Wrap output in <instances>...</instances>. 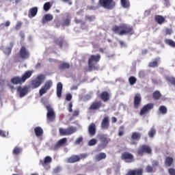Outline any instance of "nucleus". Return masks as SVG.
<instances>
[{
    "instance_id": "2f4dec72",
    "label": "nucleus",
    "mask_w": 175,
    "mask_h": 175,
    "mask_svg": "<svg viewBox=\"0 0 175 175\" xmlns=\"http://www.w3.org/2000/svg\"><path fill=\"white\" fill-rule=\"evenodd\" d=\"M173 162H174V159H173V157H167L165 160V165L167 167H170V166L173 165Z\"/></svg>"
},
{
    "instance_id": "4d7b16f0",
    "label": "nucleus",
    "mask_w": 175,
    "mask_h": 175,
    "mask_svg": "<svg viewBox=\"0 0 175 175\" xmlns=\"http://www.w3.org/2000/svg\"><path fill=\"white\" fill-rule=\"evenodd\" d=\"M75 21L76 24H84V23L83 22V21L81 19H79L77 18H75Z\"/></svg>"
},
{
    "instance_id": "c9c22d12",
    "label": "nucleus",
    "mask_w": 175,
    "mask_h": 175,
    "mask_svg": "<svg viewBox=\"0 0 175 175\" xmlns=\"http://www.w3.org/2000/svg\"><path fill=\"white\" fill-rule=\"evenodd\" d=\"M142 137V134L138 132H133L131 135V139L133 140H140Z\"/></svg>"
},
{
    "instance_id": "052dcab7",
    "label": "nucleus",
    "mask_w": 175,
    "mask_h": 175,
    "mask_svg": "<svg viewBox=\"0 0 175 175\" xmlns=\"http://www.w3.org/2000/svg\"><path fill=\"white\" fill-rule=\"evenodd\" d=\"M0 136L1 137H6V132H5L2 130H0Z\"/></svg>"
},
{
    "instance_id": "0eeeda50",
    "label": "nucleus",
    "mask_w": 175,
    "mask_h": 175,
    "mask_svg": "<svg viewBox=\"0 0 175 175\" xmlns=\"http://www.w3.org/2000/svg\"><path fill=\"white\" fill-rule=\"evenodd\" d=\"M30 55L29 51H28L25 46H22L18 53V57H19L21 59H28Z\"/></svg>"
},
{
    "instance_id": "5701e85b",
    "label": "nucleus",
    "mask_w": 175,
    "mask_h": 175,
    "mask_svg": "<svg viewBox=\"0 0 175 175\" xmlns=\"http://www.w3.org/2000/svg\"><path fill=\"white\" fill-rule=\"evenodd\" d=\"M14 46V42H10V47L7 46L3 49V53L7 55V57H9L12 54V50H13V47Z\"/></svg>"
},
{
    "instance_id": "49530a36",
    "label": "nucleus",
    "mask_w": 175,
    "mask_h": 175,
    "mask_svg": "<svg viewBox=\"0 0 175 175\" xmlns=\"http://www.w3.org/2000/svg\"><path fill=\"white\" fill-rule=\"evenodd\" d=\"M97 143H98V141L96 140V139H92L89 141L88 146H95L96 145Z\"/></svg>"
},
{
    "instance_id": "79ce46f5",
    "label": "nucleus",
    "mask_w": 175,
    "mask_h": 175,
    "mask_svg": "<svg viewBox=\"0 0 175 175\" xmlns=\"http://www.w3.org/2000/svg\"><path fill=\"white\" fill-rule=\"evenodd\" d=\"M137 81V79L135 77H130L129 78V82L130 83V85H134V84H136V82Z\"/></svg>"
},
{
    "instance_id": "e433bc0d",
    "label": "nucleus",
    "mask_w": 175,
    "mask_h": 175,
    "mask_svg": "<svg viewBox=\"0 0 175 175\" xmlns=\"http://www.w3.org/2000/svg\"><path fill=\"white\" fill-rule=\"evenodd\" d=\"M159 111H160L161 114H163V115L167 114V108L164 105H161L159 108Z\"/></svg>"
},
{
    "instance_id": "9d476101",
    "label": "nucleus",
    "mask_w": 175,
    "mask_h": 175,
    "mask_svg": "<svg viewBox=\"0 0 175 175\" xmlns=\"http://www.w3.org/2000/svg\"><path fill=\"white\" fill-rule=\"evenodd\" d=\"M53 87V81L48 80L45 82L44 86L39 90L40 96H42L44 94H46L47 91Z\"/></svg>"
},
{
    "instance_id": "a211bd4d",
    "label": "nucleus",
    "mask_w": 175,
    "mask_h": 175,
    "mask_svg": "<svg viewBox=\"0 0 175 175\" xmlns=\"http://www.w3.org/2000/svg\"><path fill=\"white\" fill-rule=\"evenodd\" d=\"M110 126V121L109 120V117L105 116L101 122L102 129H109Z\"/></svg>"
},
{
    "instance_id": "774afa93",
    "label": "nucleus",
    "mask_w": 175,
    "mask_h": 175,
    "mask_svg": "<svg viewBox=\"0 0 175 175\" xmlns=\"http://www.w3.org/2000/svg\"><path fill=\"white\" fill-rule=\"evenodd\" d=\"M77 88H78L77 85H73V86L71 88V90H77Z\"/></svg>"
},
{
    "instance_id": "393cba45",
    "label": "nucleus",
    "mask_w": 175,
    "mask_h": 175,
    "mask_svg": "<svg viewBox=\"0 0 175 175\" xmlns=\"http://www.w3.org/2000/svg\"><path fill=\"white\" fill-rule=\"evenodd\" d=\"M38 14V8L34 7L31 8L29 10V14H28V17L29 18H32V17H35Z\"/></svg>"
},
{
    "instance_id": "2eb2a0df",
    "label": "nucleus",
    "mask_w": 175,
    "mask_h": 175,
    "mask_svg": "<svg viewBox=\"0 0 175 175\" xmlns=\"http://www.w3.org/2000/svg\"><path fill=\"white\" fill-rule=\"evenodd\" d=\"M102 101H94L91 104L89 110H99L102 107Z\"/></svg>"
},
{
    "instance_id": "423d86ee",
    "label": "nucleus",
    "mask_w": 175,
    "mask_h": 175,
    "mask_svg": "<svg viewBox=\"0 0 175 175\" xmlns=\"http://www.w3.org/2000/svg\"><path fill=\"white\" fill-rule=\"evenodd\" d=\"M77 131V129L74 126H70L67 129H59V132L60 134V136H70V135H73V133H76Z\"/></svg>"
},
{
    "instance_id": "bf43d9fd",
    "label": "nucleus",
    "mask_w": 175,
    "mask_h": 175,
    "mask_svg": "<svg viewBox=\"0 0 175 175\" xmlns=\"http://www.w3.org/2000/svg\"><path fill=\"white\" fill-rule=\"evenodd\" d=\"M172 29L167 28L165 29V35H172Z\"/></svg>"
},
{
    "instance_id": "680f3d73",
    "label": "nucleus",
    "mask_w": 175,
    "mask_h": 175,
    "mask_svg": "<svg viewBox=\"0 0 175 175\" xmlns=\"http://www.w3.org/2000/svg\"><path fill=\"white\" fill-rule=\"evenodd\" d=\"M19 36L21 38V39H24L25 38V34H24V31H21L19 33Z\"/></svg>"
},
{
    "instance_id": "338daca9",
    "label": "nucleus",
    "mask_w": 175,
    "mask_h": 175,
    "mask_svg": "<svg viewBox=\"0 0 175 175\" xmlns=\"http://www.w3.org/2000/svg\"><path fill=\"white\" fill-rule=\"evenodd\" d=\"M152 84H158V81L155 79H152Z\"/></svg>"
},
{
    "instance_id": "c85d7f7f",
    "label": "nucleus",
    "mask_w": 175,
    "mask_h": 175,
    "mask_svg": "<svg viewBox=\"0 0 175 175\" xmlns=\"http://www.w3.org/2000/svg\"><path fill=\"white\" fill-rule=\"evenodd\" d=\"M34 133L37 137H40V136H43V129L40 126H37L34 129Z\"/></svg>"
},
{
    "instance_id": "9b49d317",
    "label": "nucleus",
    "mask_w": 175,
    "mask_h": 175,
    "mask_svg": "<svg viewBox=\"0 0 175 175\" xmlns=\"http://www.w3.org/2000/svg\"><path fill=\"white\" fill-rule=\"evenodd\" d=\"M46 109L47 110L46 120L50 122H53L55 120V112L52 109L51 105H46Z\"/></svg>"
},
{
    "instance_id": "4be33fe9",
    "label": "nucleus",
    "mask_w": 175,
    "mask_h": 175,
    "mask_svg": "<svg viewBox=\"0 0 175 175\" xmlns=\"http://www.w3.org/2000/svg\"><path fill=\"white\" fill-rule=\"evenodd\" d=\"M154 21L159 25H162V24L166 23V18L162 15H156L154 16Z\"/></svg>"
},
{
    "instance_id": "4468645a",
    "label": "nucleus",
    "mask_w": 175,
    "mask_h": 175,
    "mask_svg": "<svg viewBox=\"0 0 175 175\" xmlns=\"http://www.w3.org/2000/svg\"><path fill=\"white\" fill-rule=\"evenodd\" d=\"M142 105V96L139 94H135L134 96L133 107L134 109H139V107Z\"/></svg>"
},
{
    "instance_id": "37998d69",
    "label": "nucleus",
    "mask_w": 175,
    "mask_h": 175,
    "mask_svg": "<svg viewBox=\"0 0 175 175\" xmlns=\"http://www.w3.org/2000/svg\"><path fill=\"white\" fill-rule=\"evenodd\" d=\"M156 171L157 170L154 169V167H152L151 165L146 166V172L147 173H155Z\"/></svg>"
},
{
    "instance_id": "a18cd8bd",
    "label": "nucleus",
    "mask_w": 175,
    "mask_h": 175,
    "mask_svg": "<svg viewBox=\"0 0 175 175\" xmlns=\"http://www.w3.org/2000/svg\"><path fill=\"white\" fill-rule=\"evenodd\" d=\"M124 129H125V126H120L118 136H123L124 133H125V131H124Z\"/></svg>"
},
{
    "instance_id": "a19ab883",
    "label": "nucleus",
    "mask_w": 175,
    "mask_h": 175,
    "mask_svg": "<svg viewBox=\"0 0 175 175\" xmlns=\"http://www.w3.org/2000/svg\"><path fill=\"white\" fill-rule=\"evenodd\" d=\"M165 43L168 46H171V47H175V42L173 40L165 39Z\"/></svg>"
},
{
    "instance_id": "412c9836",
    "label": "nucleus",
    "mask_w": 175,
    "mask_h": 175,
    "mask_svg": "<svg viewBox=\"0 0 175 175\" xmlns=\"http://www.w3.org/2000/svg\"><path fill=\"white\" fill-rule=\"evenodd\" d=\"M68 163H76V162H80V156L73 154L67 159Z\"/></svg>"
},
{
    "instance_id": "69168bd1",
    "label": "nucleus",
    "mask_w": 175,
    "mask_h": 175,
    "mask_svg": "<svg viewBox=\"0 0 175 175\" xmlns=\"http://www.w3.org/2000/svg\"><path fill=\"white\" fill-rule=\"evenodd\" d=\"M87 157V154H80V159H85V158Z\"/></svg>"
},
{
    "instance_id": "1a4fd4ad",
    "label": "nucleus",
    "mask_w": 175,
    "mask_h": 175,
    "mask_svg": "<svg viewBox=\"0 0 175 175\" xmlns=\"http://www.w3.org/2000/svg\"><path fill=\"white\" fill-rule=\"evenodd\" d=\"M121 159L126 163H132L135 162V156L129 152H124L121 154Z\"/></svg>"
},
{
    "instance_id": "6e6552de",
    "label": "nucleus",
    "mask_w": 175,
    "mask_h": 175,
    "mask_svg": "<svg viewBox=\"0 0 175 175\" xmlns=\"http://www.w3.org/2000/svg\"><path fill=\"white\" fill-rule=\"evenodd\" d=\"M151 152H152V150L148 145L146 144L139 146L137 150V154L139 157H143L144 154H151Z\"/></svg>"
},
{
    "instance_id": "09e8293b",
    "label": "nucleus",
    "mask_w": 175,
    "mask_h": 175,
    "mask_svg": "<svg viewBox=\"0 0 175 175\" xmlns=\"http://www.w3.org/2000/svg\"><path fill=\"white\" fill-rule=\"evenodd\" d=\"M23 25L22 22H17L16 26H15V29L16 31H19L20 28H21V26Z\"/></svg>"
},
{
    "instance_id": "f8f14e48",
    "label": "nucleus",
    "mask_w": 175,
    "mask_h": 175,
    "mask_svg": "<svg viewBox=\"0 0 175 175\" xmlns=\"http://www.w3.org/2000/svg\"><path fill=\"white\" fill-rule=\"evenodd\" d=\"M153 109L154 104L148 103L142 108L139 112V116H144L145 114L150 113V110H152Z\"/></svg>"
},
{
    "instance_id": "6ab92c4d",
    "label": "nucleus",
    "mask_w": 175,
    "mask_h": 175,
    "mask_svg": "<svg viewBox=\"0 0 175 175\" xmlns=\"http://www.w3.org/2000/svg\"><path fill=\"white\" fill-rule=\"evenodd\" d=\"M98 97L103 100V102H107L110 100V94L107 91L101 92Z\"/></svg>"
},
{
    "instance_id": "39448f33",
    "label": "nucleus",
    "mask_w": 175,
    "mask_h": 175,
    "mask_svg": "<svg viewBox=\"0 0 175 175\" xmlns=\"http://www.w3.org/2000/svg\"><path fill=\"white\" fill-rule=\"evenodd\" d=\"M46 80V77L43 74H40L36 79L32 80L30 83L31 88H33V90H35L36 88H38V87H40L42 84H43V82Z\"/></svg>"
},
{
    "instance_id": "4c0bfd02",
    "label": "nucleus",
    "mask_w": 175,
    "mask_h": 175,
    "mask_svg": "<svg viewBox=\"0 0 175 175\" xmlns=\"http://www.w3.org/2000/svg\"><path fill=\"white\" fill-rule=\"evenodd\" d=\"M70 64L69 63L63 62L59 65V69H69Z\"/></svg>"
},
{
    "instance_id": "0e129e2a",
    "label": "nucleus",
    "mask_w": 175,
    "mask_h": 175,
    "mask_svg": "<svg viewBox=\"0 0 175 175\" xmlns=\"http://www.w3.org/2000/svg\"><path fill=\"white\" fill-rule=\"evenodd\" d=\"M111 121H112V123H113V124H116V122H117V118L113 116V117L111 118Z\"/></svg>"
},
{
    "instance_id": "8fccbe9b",
    "label": "nucleus",
    "mask_w": 175,
    "mask_h": 175,
    "mask_svg": "<svg viewBox=\"0 0 175 175\" xmlns=\"http://www.w3.org/2000/svg\"><path fill=\"white\" fill-rule=\"evenodd\" d=\"M83 140V137H79L76 139L75 144H80V143H82Z\"/></svg>"
},
{
    "instance_id": "f03ea898",
    "label": "nucleus",
    "mask_w": 175,
    "mask_h": 175,
    "mask_svg": "<svg viewBox=\"0 0 175 175\" xmlns=\"http://www.w3.org/2000/svg\"><path fill=\"white\" fill-rule=\"evenodd\" d=\"M33 73V72L32 70H27L22 75L21 77H14L11 79V83L15 85L23 84L25 81H27V80L32 76Z\"/></svg>"
},
{
    "instance_id": "cd10ccee",
    "label": "nucleus",
    "mask_w": 175,
    "mask_h": 175,
    "mask_svg": "<svg viewBox=\"0 0 175 175\" xmlns=\"http://www.w3.org/2000/svg\"><path fill=\"white\" fill-rule=\"evenodd\" d=\"M62 83L59 82L57 84V98H62Z\"/></svg>"
},
{
    "instance_id": "bb28decb",
    "label": "nucleus",
    "mask_w": 175,
    "mask_h": 175,
    "mask_svg": "<svg viewBox=\"0 0 175 175\" xmlns=\"http://www.w3.org/2000/svg\"><path fill=\"white\" fill-rule=\"evenodd\" d=\"M53 18H54L53 15L50 14H46L43 16L42 23V24H46V23H49V21H51Z\"/></svg>"
},
{
    "instance_id": "58836bf2",
    "label": "nucleus",
    "mask_w": 175,
    "mask_h": 175,
    "mask_svg": "<svg viewBox=\"0 0 175 175\" xmlns=\"http://www.w3.org/2000/svg\"><path fill=\"white\" fill-rule=\"evenodd\" d=\"M156 134L157 130L154 127L151 128L149 132L148 133L149 137H154V136H155Z\"/></svg>"
},
{
    "instance_id": "b1692460",
    "label": "nucleus",
    "mask_w": 175,
    "mask_h": 175,
    "mask_svg": "<svg viewBox=\"0 0 175 175\" xmlns=\"http://www.w3.org/2000/svg\"><path fill=\"white\" fill-rule=\"evenodd\" d=\"M53 42L57 46H59L60 49H62V46H64L65 40L60 36L59 38H55Z\"/></svg>"
},
{
    "instance_id": "dca6fc26",
    "label": "nucleus",
    "mask_w": 175,
    "mask_h": 175,
    "mask_svg": "<svg viewBox=\"0 0 175 175\" xmlns=\"http://www.w3.org/2000/svg\"><path fill=\"white\" fill-rule=\"evenodd\" d=\"M17 92H18L20 98H24L27 94H28V88L25 87L22 88L19 86L16 88Z\"/></svg>"
},
{
    "instance_id": "c03bdc74",
    "label": "nucleus",
    "mask_w": 175,
    "mask_h": 175,
    "mask_svg": "<svg viewBox=\"0 0 175 175\" xmlns=\"http://www.w3.org/2000/svg\"><path fill=\"white\" fill-rule=\"evenodd\" d=\"M43 8L45 12H49V10L51 9V4L50 3V2H46L44 4Z\"/></svg>"
},
{
    "instance_id": "de8ad7c7",
    "label": "nucleus",
    "mask_w": 175,
    "mask_h": 175,
    "mask_svg": "<svg viewBox=\"0 0 175 175\" xmlns=\"http://www.w3.org/2000/svg\"><path fill=\"white\" fill-rule=\"evenodd\" d=\"M85 20H87L88 21H90V23L94 21V20H95V16H85Z\"/></svg>"
},
{
    "instance_id": "e2e57ef3",
    "label": "nucleus",
    "mask_w": 175,
    "mask_h": 175,
    "mask_svg": "<svg viewBox=\"0 0 175 175\" xmlns=\"http://www.w3.org/2000/svg\"><path fill=\"white\" fill-rule=\"evenodd\" d=\"M62 2H65V3H68V5H72V0H61Z\"/></svg>"
},
{
    "instance_id": "7ed1b4c3",
    "label": "nucleus",
    "mask_w": 175,
    "mask_h": 175,
    "mask_svg": "<svg viewBox=\"0 0 175 175\" xmlns=\"http://www.w3.org/2000/svg\"><path fill=\"white\" fill-rule=\"evenodd\" d=\"M100 61V55L99 54L97 55H92L88 59V69L89 72H92V70H98L99 66H95L92 62H95L96 64Z\"/></svg>"
},
{
    "instance_id": "6e6d98bb",
    "label": "nucleus",
    "mask_w": 175,
    "mask_h": 175,
    "mask_svg": "<svg viewBox=\"0 0 175 175\" xmlns=\"http://www.w3.org/2000/svg\"><path fill=\"white\" fill-rule=\"evenodd\" d=\"M4 25H5V27H10V21H7L5 22V23H1V24L0 25L1 27H3Z\"/></svg>"
},
{
    "instance_id": "c756f323",
    "label": "nucleus",
    "mask_w": 175,
    "mask_h": 175,
    "mask_svg": "<svg viewBox=\"0 0 175 175\" xmlns=\"http://www.w3.org/2000/svg\"><path fill=\"white\" fill-rule=\"evenodd\" d=\"M71 20L72 18L68 15L66 18L63 20V22L61 24L62 27H69V25H70Z\"/></svg>"
},
{
    "instance_id": "ea45409f",
    "label": "nucleus",
    "mask_w": 175,
    "mask_h": 175,
    "mask_svg": "<svg viewBox=\"0 0 175 175\" xmlns=\"http://www.w3.org/2000/svg\"><path fill=\"white\" fill-rule=\"evenodd\" d=\"M21 148L16 146L15 148H14V150H12V154H14V155H18L19 154L21 153Z\"/></svg>"
},
{
    "instance_id": "603ef678",
    "label": "nucleus",
    "mask_w": 175,
    "mask_h": 175,
    "mask_svg": "<svg viewBox=\"0 0 175 175\" xmlns=\"http://www.w3.org/2000/svg\"><path fill=\"white\" fill-rule=\"evenodd\" d=\"M168 173L170 175H175V169L172 167L169 168Z\"/></svg>"
},
{
    "instance_id": "f704fd0d",
    "label": "nucleus",
    "mask_w": 175,
    "mask_h": 175,
    "mask_svg": "<svg viewBox=\"0 0 175 175\" xmlns=\"http://www.w3.org/2000/svg\"><path fill=\"white\" fill-rule=\"evenodd\" d=\"M106 153L105 152H100V154L95 156L96 160L99 162L100 161H102V159H106Z\"/></svg>"
},
{
    "instance_id": "864d4df0",
    "label": "nucleus",
    "mask_w": 175,
    "mask_h": 175,
    "mask_svg": "<svg viewBox=\"0 0 175 175\" xmlns=\"http://www.w3.org/2000/svg\"><path fill=\"white\" fill-rule=\"evenodd\" d=\"M72 107H73V103L70 102L68 105V108L69 113H72V111H73V109H72Z\"/></svg>"
},
{
    "instance_id": "7c9ffc66",
    "label": "nucleus",
    "mask_w": 175,
    "mask_h": 175,
    "mask_svg": "<svg viewBox=\"0 0 175 175\" xmlns=\"http://www.w3.org/2000/svg\"><path fill=\"white\" fill-rule=\"evenodd\" d=\"M161 61V58L160 57H157L154 59V61L150 62L148 64V67L149 68H156L157 66H158V63Z\"/></svg>"
},
{
    "instance_id": "3c124183",
    "label": "nucleus",
    "mask_w": 175,
    "mask_h": 175,
    "mask_svg": "<svg viewBox=\"0 0 175 175\" xmlns=\"http://www.w3.org/2000/svg\"><path fill=\"white\" fill-rule=\"evenodd\" d=\"M152 166L155 167L157 166H159V162L157 160H154L152 161Z\"/></svg>"
},
{
    "instance_id": "a878e982",
    "label": "nucleus",
    "mask_w": 175,
    "mask_h": 175,
    "mask_svg": "<svg viewBox=\"0 0 175 175\" xmlns=\"http://www.w3.org/2000/svg\"><path fill=\"white\" fill-rule=\"evenodd\" d=\"M100 142H101L104 146H107L109 142H110V138L107 137L106 135H102L100 136Z\"/></svg>"
},
{
    "instance_id": "ddd939ff",
    "label": "nucleus",
    "mask_w": 175,
    "mask_h": 175,
    "mask_svg": "<svg viewBox=\"0 0 175 175\" xmlns=\"http://www.w3.org/2000/svg\"><path fill=\"white\" fill-rule=\"evenodd\" d=\"M68 142V139L66 137H64L60 139L54 146L52 147V150L53 151H57L61 147H64V146H66V142Z\"/></svg>"
},
{
    "instance_id": "aec40b11",
    "label": "nucleus",
    "mask_w": 175,
    "mask_h": 175,
    "mask_svg": "<svg viewBox=\"0 0 175 175\" xmlns=\"http://www.w3.org/2000/svg\"><path fill=\"white\" fill-rule=\"evenodd\" d=\"M88 133L90 136H95L96 134V126L95 123H91L88 126Z\"/></svg>"
},
{
    "instance_id": "5fc2aeb1",
    "label": "nucleus",
    "mask_w": 175,
    "mask_h": 175,
    "mask_svg": "<svg viewBox=\"0 0 175 175\" xmlns=\"http://www.w3.org/2000/svg\"><path fill=\"white\" fill-rule=\"evenodd\" d=\"M66 100H67L68 102L72 100V94L70 93L66 94Z\"/></svg>"
},
{
    "instance_id": "f257e3e1",
    "label": "nucleus",
    "mask_w": 175,
    "mask_h": 175,
    "mask_svg": "<svg viewBox=\"0 0 175 175\" xmlns=\"http://www.w3.org/2000/svg\"><path fill=\"white\" fill-rule=\"evenodd\" d=\"M112 31L114 32V33H118V35H120V36H123V35H129V36H132V35H135L133 26L125 23H122L119 26H113L112 27Z\"/></svg>"
},
{
    "instance_id": "f3484780",
    "label": "nucleus",
    "mask_w": 175,
    "mask_h": 175,
    "mask_svg": "<svg viewBox=\"0 0 175 175\" xmlns=\"http://www.w3.org/2000/svg\"><path fill=\"white\" fill-rule=\"evenodd\" d=\"M51 162H53V159L51 158V157L46 156V157H44V161L43 160L40 161V165H42L43 167H46V166L51 163Z\"/></svg>"
},
{
    "instance_id": "473e14b6",
    "label": "nucleus",
    "mask_w": 175,
    "mask_h": 175,
    "mask_svg": "<svg viewBox=\"0 0 175 175\" xmlns=\"http://www.w3.org/2000/svg\"><path fill=\"white\" fill-rule=\"evenodd\" d=\"M120 3L124 9H129L131 8V1L129 0H120Z\"/></svg>"
},
{
    "instance_id": "20e7f679",
    "label": "nucleus",
    "mask_w": 175,
    "mask_h": 175,
    "mask_svg": "<svg viewBox=\"0 0 175 175\" xmlns=\"http://www.w3.org/2000/svg\"><path fill=\"white\" fill-rule=\"evenodd\" d=\"M98 5L107 10H113L116 8V1L114 0H99Z\"/></svg>"
},
{
    "instance_id": "13d9d810",
    "label": "nucleus",
    "mask_w": 175,
    "mask_h": 175,
    "mask_svg": "<svg viewBox=\"0 0 175 175\" xmlns=\"http://www.w3.org/2000/svg\"><path fill=\"white\" fill-rule=\"evenodd\" d=\"M80 114V111L79 110H75L72 113V116L73 117H77Z\"/></svg>"
},
{
    "instance_id": "72a5a7b5",
    "label": "nucleus",
    "mask_w": 175,
    "mask_h": 175,
    "mask_svg": "<svg viewBox=\"0 0 175 175\" xmlns=\"http://www.w3.org/2000/svg\"><path fill=\"white\" fill-rule=\"evenodd\" d=\"M162 96V94H161V92L156 90L152 94V97L154 100H159L161 99V97Z\"/></svg>"
}]
</instances>
